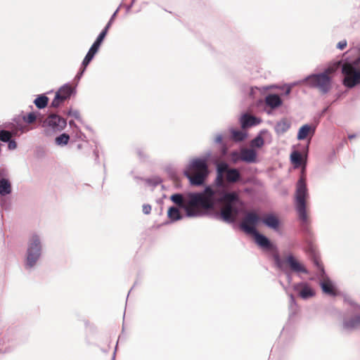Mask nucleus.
I'll use <instances>...</instances> for the list:
<instances>
[{"label": "nucleus", "instance_id": "obj_1", "mask_svg": "<svg viewBox=\"0 0 360 360\" xmlns=\"http://www.w3.org/2000/svg\"><path fill=\"white\" fill-rule=\"evenodd\" d=\"M242 180L241 174L236 168H231L229 165L221 162L217 165V177L213 186H207L213 192L211 201L213 210L217 203L221 204L219 212H216L214 218L227 224L236 221L240 213L243 202L236 191H228L227 184H235Z\"/></svg>", "mask_w": 360, "mask_h": 360}, {"label": "nucleus", "instance_id": "obj_2", "mask_svg": "<svg viewBox=\"0 0 360 360\" xmlns=\"http://www.w3.org/2000/svg\"><path fill=\"white\" fill-rule=\"evenodd\" d=\"M212 196L213 192L210 188H205L202 192L174 193L170 196V200L176 206H172L168 209L167 217L171 222L181 220L184 215L180 210H182L185 212L186 217H202L208 211L213 210V202L211 201Z\"/></svg>", "mask_w": 360, "mask_h": 360}, {"label": "nucleus", "instance_id": "obj_3", "mask_svg": "<svg viewBox=\"0 0 360 360\" xmlns=\"http://www.w3.org/2000/svg\"><path fill=\"white\" fill-rule=\"evenodd\" d=\"M259 221V216L255 212H249L244 217L240 224V229L247 234L252 235L254 237L255 243L263 250L271 252L272 257L276 267L282 271H285V263H286L290 270L296 274H308L309 271L300 263L298 259L292 255H288L285 259H282L278 254L277 246L274 244L269 238L259 233L256 229V225Z\"/></svg>", "mask_w": 360, "mask_h": 360}, {"label": "nucleus", "instance_id": "obj_4", "mask_svg": "<svg viewBox=\"0 0 360 360\" xmlns=\"http://www.w3.org/2000/svg\"><path fill=\"white\" fill-rule=\"evenodd\" d=\"M309 196L306 178L302 174L296 183L295 207L304 233L310 234V219L307 212V198Z\"/></svg>", "mask_w": 360, "mask_h": 360}, {"label": "nucleus", "instance_id": "obj_5", "mask_svg": "<svg viewBox=\"0 0 360 360\" xmlns=\"http://www.w3.org/2000/svg\"><path fill=\"white\" fill-rule=\"evenodd\" d=\"M210 155L209 152L206 157L193 159L186 166L184 174L191 185L199 186L204 184L209 174L207 160Z\"/></svg>", "mask_w": 360, "mask_h": 360}, {"label": "nucleus", "instance_id": "obj_6", "mask_svg": "<svg viewBox=\"0 0 360 360\" xmlns=\"http://www.w3.org/2000/svg\"><path fill=\"white\" fill-rule=\"evenodd\" d=\"M42 252V237L37 233H32L27 240L24 258V267L27 271H32L36 268Z\"/></svg>", "mask_w": 360, "mask_h": 360}, {"label": "nucleus", "instance_id": "obj_7", "mask_svg": "<svg viewBox=\"0 0 360 360\" xmlns=\"http://www.w3.org/2000/svg\"><path fill=\"white\" fill-rule=\"evenodd\" d=\"M334 71L333 68H327L322 72L308 75L302 82H307L310 88L318 89L321 94H326L332 88V77L330 75Z\"/></svg>", "mask_w": 360, "mask_h": 360}, {"label": "nucleus", "instance_id": "obj_8", "mask_svg": "<svg viewBox=\"0 0 360 360\" xmlns=\"http://www.w3.org/2000/svg\"><path fill=\"white\" fill-rule=\"evenodd\" d=\"M41 123L44 129L43 134L46 136H52L62 131L67 126L66 120L55 113H50L45 119L41 120Z\"/></svg>", "mask_w": 360, "mask_h": 360}, {"label": "nucleus", "instance_id": "obj_9", "mask_svg": "<svg viewBox=\"0 0 360 360\" xmlns=\"http://www.w3.org/2000/svg\"><path fill=\"white\" fill-rule=\"evenodd\" d=\"M313 264L316 268V276L319 279V285L322 291L331 297L337 295L335 287L332 281L326 275L323 266L319 258L314 257L313 258Z\"/></svg>", "mask_w": 360, "mask_h": 360}, {"label": "nucleus", "instance_id": "obj_10", "mask_svg": "<svg viewBox=\"0 0 360 360\" xmlns=\"http://www.w3.org/2000/svg\"><path fill=\"white\" fill-rule=\"evenodd\" d=\"M342 73L345 76L342 84L345 86L352 89L360 84V70L354 65L345 63L342 66Z\"/></svg>", "mask_w": 360, "mask_h": 360}, {"label": "nucleus", "instance_id": "obj_11", "mask_svg": "<svg viewBox=\"0 0 360 360\" xmlns=\"http://www.w3.org/2000/svg\"><path fill=\"white\" fill-rule=\"evenodd\" d=\"M345 302L352 307L354 314L351 318H344L342 328L347 331H352L360 326V305L350 297H345Z\"/></svg>", "mask_w": 360, "mask_h": 360}, {"label": "nucleus", "instance_id": "obj_12", "mask_svg": "<svg viewBox=\"0 0 360 360\" xmlns=\"http://www.w3.org/2000/svg\"><path fill=\"white\" fill-rule=\"evenodd\" d=\"M231 158L234 162L238 160L243 161L247 163H255L257 162V151L253 148H243L240 153L233 151L231 153Z\"/></svg>", "mask_w": 360, "mask_h": 360}, {"label": "nucleus", "instance_id": "obj_13", "mask_svg": "<svg viewBox=\"0 0 360 360\" xmlns=\"http://www.w3.org/2000/svg\"><path fill=\"white\" fill-rule=\"evenodd\" d=\"M6 127L11 129L14 136H18L28 132L31 128L24 124L20 117H14L13 122L8 123Z\"/></svg>", "mask_w": 360, "mask_h": 360}, {"label": "nucleus", "instance_id": "obj_14", "mask_svg": "<svg viewBox=\"0 0 360 360\" xmlns=\"http://www.w3.org/2000/svg\"><path fill=\"white\" fill-rule=\"evenodd\" d=\"M262 122V120L249 113L243 114L240 118V123L242 129H248L257 126Z\"/></svg>", "mask_w": 360, "mask_h": 360}, {"label": "nucleus", "instance_id": "obj_15", "mask_svg": "<svg viewBox=\"0 0 360 360\" xmlns=\"http://www.w3.org/2000/svg\"><path fill=\"white\" fill-rule=\"evenodd\" d=\"M259 218H260L259 217ZM262 222L268 228L274 230V231H278L280 228V220L279 219L275 216L273 214H266L262 219H259L260 221Z\"/></svg>", "mask_w": 360, "mask_h": 360}, {"label": "nucleus", "instance_id": "obj_16", "mask_svg": "<svg viewBox=\"0 0 360 360\" xmlns=\"http://www.w3.org/2000/svg\"><path fill=\"white\" fill-rule=\"evenodd\" d=\"M300 288L302 289L299 292V295L303 300H307L315 295L314 291L306 283H298L294 285V290H298Z\"/></svg>", "mask_w": 360, "mask_h": 360}, {"label": "nucleus", "instance_id": "obj_17", "mask_svg": "<svg viewBox=\"0 0 360 360\" xmlns=\"http://www.w3.org/2000/svg\"><path fill=\"white\" fill-rule=\"evenodd\" d=\"M316 127L308 124L302 125L298 131L297 139L300 141L304 140L308 136H314Z\"/></svg>", "mask_w": 360, "mask_h": 360}, {"label": "nucleus", "instance_id": "obj_18", "mask_svg": "<svg viewBox=\"0 0 360 360\" xmlns=\"http://www.w3.org/2000/svg\"><path fill=\"white\" fill-rule=\"evenodd\" d=\"M265 103L271 108L275 109L281 106L283 102L278 95L270 94L265 97Z\"/></svg>", "mask_w": 360, "mask_h": 360}, {"label": "nucleus", "instance_id": "obj_19", "mask_svg": "<svg viewBox=\"0 0 360 360\" xmlns=\"http://www.w3.org/2000/svg\"><path fill=\"white\" fill-rule=\"evenodd\" d=\"M2 174L0 173V177ZM12 187L9 179L0 178V196H6L11 193Z\"/></svg>", "mask_w": 360, "mask_h": 360}, {"label": "nucleus", "instance_id": "obj_20", "mask_svg": "<svg viewBox=\"0 0 360 360\" xmlns=\"http://www.w3.org/2000/svg\"><path fill=\"white\" fill-rule=\"evenodd\" d=\"M290 122L286 119L283 118L276 124L274 130L278 135H281L285 133L290 129Z\"/></svg>", "mask_w": 360, "mask_h": 360}, {"label": "nucleus", "instance_id": "obj_21", "mask_svg": "<svg viewBox=\"0 0 360 360\" xmlns=\"http://www.w3.org/2000/svg\"><path fill=\"white\" fill-rule=\"evenodd\" d=\"M290 160L294 164L295 167H299L306 165V160L303 158L302 154L295 150L290 154Z\"/></svg>", "mask_w": 360, "mask_h": 360}, {"label": "nucleus", "instance_id": "obj_22", "mask_svg": "<svg viewBox=\"0 0 360 360\" xmlns=\"http://www.w3.org/2000/svg\"><path fill=\"white\" fill-rule=\"evenodd\" d=\"M98 49H99L98 47L92 44L82 61V66L86 68L94 58L95 54L98 52Z\"/></svg>", "mask_w": 360, "mask_h": 360}, {"label": "nucleus", "instance_id": "obj_23", "mask_svg": "<svg viewBox=\"0 0 360 360\" xmlns=\"http://www.w3.org/2000/svg\"><path fill=\"white\" fill-rule=\"evenodd\" d=\"M74 91V88L69 84H65L60 87L56 94H60V96L63 98L65 97V101L68 99Z\"/></svg>", "mask_w": 360, "mask_h": 360}, {"label": "nucleus", "instance_id": "obj_24", "mask_svg": "<svg viewBox=\"0 0 360 360\" xmlns=\"http://www.w3.org/2000/svg\"><path fill=\"white\" fill-rule=\"evenodd\" d=\"M230 132L231 134V139L235 142H240L245 140L248 136L247 133L240 130H236L235 129H230Z\"/></svg>", "mask_w": 360, "mask_h": 360}, {"label": "nucleus", "instance_id": "obj_25", "mask_svg": "<svg viewBox=\"0 0 360 360\" xmlns=\"http://www.w3.org/2000/svg\"><path fill=\"white\" fill-rule=\"evenodd\" d=\"M48 102L49 98L44 94L39 95L34 101V103L39 109L44 108L47 105Z\"/></svg>", "mask_w": 360, "mask_h": 360}, {"label": "nucleus", "instance_id": "obj_26", "mask_svg": "<svg viewBox=\"0 0 360 360\" xmlns=\"http://www.w3.org/2000/svg\"><path fill=\"white\" fill-rule=\"evenodd\" d=\"M69 140L70 136L66 133H63L55 139V143L58 146H65L68 143Z\"/></svg>", "mask_w": 360, "mask_h": 360}, {"label": "nucleus", "instance_id": "obj_27", "mask_svg": "<svg viewBox=\"0 0 360 360\" xmlns=\"http://www.w3.org/2000/svg\"><path fill=\"white\" fill-rule=\"evenodd\" d=\"M264 144V141L261 134H258L250 141L251 148H262Z\"/></svg>", "mask_w": 360, "mask_h": 360}, {"label": "nucleus", "instance_id": "obj_28", "mask_svg": "<svg viewBox=\"0 0 360 360\" xmlns=\"http://www.w3.org/2000/svg\"><path fill=\"white\" fill-rule=\"evenodd\" d=\"M37 120V115L34 112H31L22 117V120L28 124L34 123Z\"/></svg>", "mask_w": 360, "mask_h": 360}, {"label": "nucleus", "instance_id": "obj_29", "mask_svg": "<svg viewBox=\"0 0 360 360\" xmlns=\"http://www.w3.org/2000/svg\"><path fill=\"white\" fill-rule=\"evenodd\" d=\"M108 30L103 28V30L100 32L98 36L97 37L95 41L93 43L94 46H96L99 49L100 46L101 45L103 39H105L106 34H108Z\"/></svg>", "mask_w": 360, "mask_h": 360}, {"label": "nucleus", "instance_id": "obj_30", "mask_svg": "<svg viewBox=\"0 0 360 360\" xmlns=\"http://www.w3.org/2000/svg\"><path fill=\"white\" fill-rule=\"evenodd\" d=\"M12 136H14L11 131L5 129L0 130V140L3 142L7 143L10 141Z\"/></svg>", "mask_w": 360, "mask_h": 360}, {"label": "nucleus", "instance_id": "obj_31", "mask_svg": "<svg viewBox=\"0 0 360 360\" xmlns=\"http://www.w3.org/2000/svg\"><path fill=\"white\" fill-rule=\"evenodd\" d=\"M65 101V97L64 96L62 98L60 96V94H56L55 95L54 98L53 99L51 106L53 108H58L60 105L61 103H63Z\"/></svg>", "mask_w": 360, "mask_h": 360}, {"label": "nucleus", "instance_id": "obj_32", "mask_svg": "<svg viewBox=\"0 0 360 360\" xmlns=\"http://www.w3.org/2000/svg\"><path fill=\"white\" fill-rule=\"evenodd\" d=\"M145 181L148 185L154 186V187L157 186L162 181L161 179L158 176H155L153 178L147 179Z\"/></svg>", "mask_w": 360, "mask_h": 360}, {"label": "nucleus", "instance_id": "obj_33", "mask_svg": "<svg viewBox=\"0 0 360 360\" xmlns=\"http://www.w3.org/2000/svg\"><path fill=\"white\" fill-rule=\"evenodd\" d=\"M119 10H120V7H118V8L116 9V11L113 13V14L111 15V17H110V18L109 21L108 22V23L106 24V25H105V27H104L105 29H106V30H108L110 29V27H111L112 24V23H113V22H114L115 18H116V16H117V13H118V11H119Z\"/></svg>", "mask_w": 360, "mask_h": 360}, {"label": "nucleus", "instance_id": "obj_34", "mask_svg": "<svg viewBox=\"0 0 360 360\" xmlns=\"http://www.w3.org/2000/svg\"><path fill=\"white\" fill-rule=\"evenodd\" d=\"M136 153L141 160H144L147 158L146 153H145L144 150L142 148H136Z\"/></svg>", "mask_w": 360, "mask_h": 360}, {"label": "nucleus", "instance_id": "obj_35", "mask_svg": "<svg viewBox=\"0 0 360 360\" xmlns=\"http://www.w3.org/2000/svg\"><path fill=\"white\" fill-rule=\"evenodd\" d=\"M68 115H70V116L73 117L76 120H79L80 119V113H79V112L77 110L70 109L68 112Z\"/></svg>", "mask_w": 360, "mask_h": 360}, {"label": "nucleus", "instance_id": "obj_36", "mask_svg": "<svg viewBox=\"0 0 360 360\" xmlns=\"http://www.w3.org/2000/svg\"><path fill=\"white\" fill-rule=\"evenodd\" d=\"M142 211L145 214H149L151 212V206L148 204H144Z\"/></svg>", "mask_w": 360, "mask_h": 360}, {"label": "nucleus", "instance_id": "obj_37", "mask_svg": "<svg viewBox=\"0 0 360 360\" xmlns=\"http://www.w3.org/2000/svg\"><path fill=\"white\" fill-rule=\"evenodd\" d=\"M347 43L345 39L342 40L338 43L337 48L340 50H342L347 46Z\"/></svg>", "mask_w": 360, "mask_h": 360}, {"label": "nucleus", "instance_id": "obj_38", "mask_svg": "<svg viewBox=\"0 0 360 360\" xmlns=\"http://www.w3.org/2000/svg\"><path fill=\"white\" fill-rule=\"evenodd\" d=\"M8 143V148L9 150H14L17 148V143L14 140H11V139Z\"/></svg>", "mask_w": 360, "mask_h": 360}, {"label": "nucleus", "instance_id": "obj_39", "mask_svg": "<svg viewBox=\"0 0 360 360\" xmlns=\"http://www.w3.org/2000/svg\"><path fill=\"white\" fill-rule=\"evenodd\" d=\"M85 70H86V68H84V66H82V68L80 69V70L77 72V75L75 76V79L77 80H79L81 79V77H82Z\"/></svg>", "mask_w": 360, "mask_h": 360}, {"label": "nucleus", "instance_id": "obj_40", "mask_svg": "<svg viewBox=\"0 0 360 360\" xmlns=\"http://www.w3.org/2000/svg\"><path fill=\"white\" fill-rule=\"evenodd\" d=\"M222 139H223V136L222 134H219L216 136L215 139H214V142L216 143H222Z\"/></svg>", "mask_w": 360, "mask_h": 360}, {"label": "nucleus", "instance_id": "obj_41", "mask_svg": "<svg viewBox=\"0 0 360 360\" xmlns=\"http://www.w3.org/2000/svg\"><path fill=\"white\" fill-rule=\"evenodd\" d=\"M290 92H291V86H289L285 88L283 94L285 96H288L290 94Z\"/></svg>", "mask_w": 360, "mask_h": 360}, {"label": "nucleus", "instance_id": "obj_42", "mask_svg": "<svg viewBox=\"0 0 360 360\" xmlns=\"http://www.w3.org/2000/svg\"><path fill=\"white\" fill-rule=\"evenodd\" d=\"M285 274L287 276V279H288V283H290L292 282V276H291V275L288 272H285Z\"/></svg>", "mask_w": 360, "mask_h": 360}, {"label": "nucleus", "instance_id": "obj_43", "mask_svg": "<svg viewBox=\"0 0 360 360\" xmlns=\"http://www.w3.org/2000/svg\"><path fill=\"white\" fill-rule=\"evenodd\" d=\"M135 0H132L131 3L127 6V11H129L132 7Z\"/></svg>", "mask_w": 360, "mask_h": 360}, {"label": "nucleus", "instance_id": "obj_44", "mask_svg": "<svg viewBox=\"0 0 360 360\" xmlns=\"http://www.w3.org/2000/svg\"><path fill=\"white\" fill-rule=\"evenodd\" d=\"M290 302L291 303H294L295 302V297H294L292 294L290 295Z\"/></svg>", "mask_w": 360, "mask_h": 360}, {"label": "nucleus", "instance_id": "obj_45", "mask_svg": "<svg viewBox=\"0 0 360 360\" xmlns=\"http://www.w3.org/2000/svg\"><path fill=\"white\" fill-rule=\"evenodd\" d=\"M355 137H356V134H349V135L348 136V138H349V139H354Z\"/></svg>", "mask_w": 360, "mask_h": 360}, {"label": "nucleus", "instance_id": "obj_46", "mask_svg": "<svg viewBox=\"0 0 360 360\" xmlns=\"http://www.w3.org/2000/svg\"><path fill=\"white\" fill-rule=\"evenodd\" d=\"M116 351H117V347H115V351H114V353H113V355H112V360H115V354H116Z\"/></svg>", "mask_w": 360, "mask_h": 360}, {"label": "nucleus", "instance_id": "obj_47", "mask_svg": "<svg viewBox=\"0 0 360 360\" xmlns=\"http://www.w3.org/2000/svg\"><path fill=\"white\" fill-rule=\"evenodd\" d=\"M69 124H70V126H72V125L75 124V122H74L73 120H70V121L69 122Z\"/></svg>", "mask_w": 360, "mask_h": 360}, {"label": "nucleus", "instance_id": "obj_48", "mask_svg": "<svg viewBox=\"0 0 360 360\" xmlns=\"http://www.w3.org/2000/svg\"><path fill=\"white\" fill-rule=\"evenodd\" d=\"M1 205L3 207H4V200H1Z\"/></svg>", "mask_w": 360, "mask_h": 360}, {"label": "nucleus", "instance_id": "obj_49", "mask_svg": "<svg viewBox=\"0 0 360 360\" xmlns=\"http://www.w3.org/2000/svg\"><path fill=\"white\" fill-rule=\"evenodd\" d=\"M280 283L281 285L283 286V288L286 290V288L284 286V285L283 284V283L281 281H280Z\"/></svg>", "mask_w": 360, "mask_h": 360}, {"label": "nucleus", "instance_id": "obj_50", "mask_svg": "<svg viewBox=\"0 0 360 360\" xmlns=\"http://www.w3.org/2000/svg\"><path fill=\"white\" fill-rule=\"evenodd\" d=\"M134 178H135V179H141V178H139L137 176H135Z\"/></svg>", "mask_w": 360, "mask_h": 360}]
</instances>
